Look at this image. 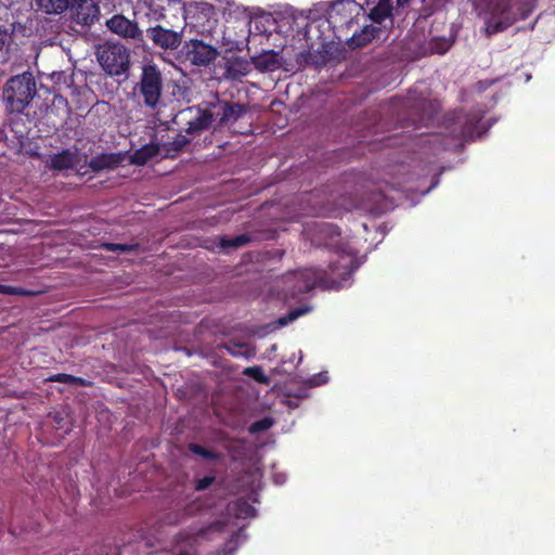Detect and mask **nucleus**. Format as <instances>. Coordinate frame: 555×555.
Returning <instances> with one entry per match:
<instances>
[{"instance_id":"10","label":"nucleus","mask_w":555,"mask_h":555,"mask_svg":"<svg viewBox=\"0 0 555 555\" xmlns=\"http://www.w3.org/2000/svg\"><path fill=\"white\" fill-rule=\"evenodd\" d=\"M147 37L153 43L164 50H176L182 42V30H175L163 25H156L147 29Z\"/></svg>"},{"instance_id":"28","label":"nucleus","mask_w":555,"mask_h":555,"mask_svg":"<svg viewBox=\"0 0 555 555\" xmlns=\"http://www.w3.org/2000/svg\"><path fill=\"white\" fill-rule=\"evenodd\" d=\"M188 449L193 454L199 455L208 461H219L222 459V454L212 450H208L198 443H189Z\"/></svg>"},{"instance_id":"1","label":"nucleus","mask_w":555,"mask_h":555,"mask_svg":"<svg viewBox=\"0 0 555 555\" xmlns=\"http://www.w3.org/2000/svg\"><path fill=\"white\" fill-rule=\"evenodd\" d=\"M520 0H476L475 9L485 21V33L493 36L511 27L518 20Z\"/></svg>"},{"instance_id":"40","label":"nucleus","mask_w":555,"mask_h":555,"mask_svg":"<svg viewBox=\"0 0 555 555\" xmlns=\"http://www.w3.org/2000/svg\"><path fill=\"white\" fill-rule=\"evenodd\" d=\"M242 505H243L244 509L242 507H240V512L245 513L246 515L249 511L253 509V507L249 504H247L246 502L242 503Z\"/></svg>"},{"instance_id":"32","label":"nucleus","mask_w":555,"mask_h":555,"mask_svg":"<svg viewBox=\"0 0 555 555\" xmlns=\"http://www.w3.org/2000/svg\"><path fill=\"white\" fill-rule=\"evenodd\" d=\"M139 247L138 244H117V243H105L104 248L108 251H121V253H130L137 250Z\"/></svg>"},{"instance_id":"25","label":"nucleus","mask_w":555,"mask_h":555,"mask_svg":"<svg viewBox=\"0 0 555 555\" xmlns=\"http://www.w3.org/2000/svg\"><path fill=\"white\" fill-rule=\"evenodd\" d=\"M46 380L51 382V383H64V384H68L72 386H79V387H89L92 384L91 382H89L82 377L74 376V375L66 374V373H57V374L50 375L49 377L46 378Z\"/></svg>"},{"instance_id":"9","label":"nucleus","mask_w":555,"mask_h":555,"mask_svg":"<svg viewBox=\"0 0 555 555\" xmlns=\"http://www.w3.org/2000/svg\"><path fill=\"white\" fill-rule=\"evenodd\" d=\"M318 280L319 276L317 274V271L313 269L306 268L288 274L285 278V283L294 284L292 286H288V292L291 293L292 296H297L312 291L315 287Z\"/></svg>"},{"instance_id":"3","label":"nucleus","mask_w":555,"mask_h":555,"mask_svg":"<svg viewBox=\"0 0 555 555\" xmlns=\"http://www.w3.org/2000/svg\"><path fill=\"white\" fill-rule=\"evenodd\" d=\"M214 121H216V115L212 101L186 107L176 116V122L185 126V132L191 135L208 130Z\"/></svg>"},{"instance_id":"30","label":"nucleus","mask_w":555,"mask_h":555,"mask_svg":"<svg viewBox=\"0 0 555 555\" xmlns=\"http://www.w3.org/2000/svg\"><path fill=\"white\" fill-rule=\"evenodd\" d=\"M250 242V237L246 234H241V235H237L233 238H225L223 237L221 240V246L223 248H228V247H231V248H238V247H242L244 245H246L247 243Z\"/></svg>"},{"instance_id":"41","label":"nucleus","mask_w":555,"mask_h":555,"mask_svg":"<svg viewBox=\"0 0 555 555\" xmlns=\"http://www.w3.org/2000/svg\"><path fill=\"white\" fill-rule=\"evenodd\" d=\"M410 2V0H397L398 5H405Z\"/></svg>"},{"instance_id":"29","label":"nucleus","mask_w":555,"mask_h":555,"mask_svg":"<svg viewBox=\"0 0 555 555\" xmlns=\"http://www.w3.org/2000/svg\"><path fill=\"white\" fill-rule=\"evenodd\" d=\"M243 374L256 380L259 384L268 386L271 382L270 377L264 374L263 370L259 365L248 366L244 369Z\"/></svg>"},{"instance_id":"38","label":"nucleus","mask_w":555,"mask_h":555,"mask_svg":"<svg viewBox=\"0 0 555 555\" xmlns=\"http://www.w3.org/2000/svg\"><path fill=\"white\" fill-rule=\"evenodd\" d=\"M17 2H18V0H0V4L3 5L4 8H11L12 5H14Z\"/></svg>"},{"instance_id":"18","label":"nucleus","mask_w":555,"mask_h":555,"mask_svg":"<svg viewBox=\"0 0 555 555\" xmlns=\"http://www.w3.org/2000/svg\"><path fill=\"white\" fill-rule=\"evenodd\" d=\"M160 153V146L156 143H147L135 150L130 156V163L135 166H144Z\"/></svg>"},{"instance_id":"23","label":"nucleus","mask_w":555,"mask_h":555,"mask_svg":"<svg viewBox=\"0 0 555 555\" xmlns=\"http://www.w3.org/2000/svg\"><path fill=\"white\" fill-rule=\"evenodd\" d=\"M73 0H36L40 10L47 14H61L66 11Z\"/></svg>"},{"instance_id":"22","label":"nucleus","mask_w":555,"mask_h":555,"mask_svg":"<svg viewBox=\"0 0 555 555\" xmlns=\"http://www.w3.org/2000/svg\"><path fill=\"white\" fill-rule=\"evenodd\" d=\"M428 104L429 103L425 100L415 103V109L417 112L412 113L408 119V121L414 126V128H418L421 125L433 118V112L426 109Z\"/></svg>"},{"instance_id":"12","label":"nucleus","mask_w":555,"mask_h":555,"mask_svg":"<svg viewBox=\"0 0 555 555\" xmlns=\"http://www.w3.org/2000/svg\"><path fill=\"white\" fill-rule=\"evenodd\" d=\"M106 25L111 31L125 38L133 39L141 34L137 23L128 20L127 17L120 14H116L113 17H111L106 22Z\"/></svg>"},{"instance_id":"8","label":"nucleus","mask_w":555,"mask_h":555,"mask_svg":"<svg viewBox=\"0 0 555 555\" xmlns=\"http://www.w3.org/2000/svg\"><path fill=\"white\" fill-rule=\"evenodd\" d=\"M185 60L196 66H207L218 56V51L203 40L191 39L182 48Z\"/></svg>"},{"instance_id":"14","label":"nucleus","mask_w":555,"mask_h":555,"mask_svg":"<svg viewBox=\"0 0 555 555\" xmlns=\"http://www.w3.org/2000/svg\"><path fill=\"white\" fill-rule=\"evenodd\" d=\"M385 30L379 26L366 25L359 33L352 35L348 41L351 49L363 48L374 39H379Z\"/></svg>"},{"instance_id":"35","label":"nucleus","mask_w":555,"mask_h":555,"mask_svg":"<svg viewBox=\"0 0 555 555\" xmlns=\"http://www.w3.org/2000/svg\"><path fill=\"white\" fill-rule=\"evenodd\" d=\"M299 65H318V55H314L311 51L300 52L297 56Z\"/></svg>"},{"instance_id":"2","label":"nucleus","mask_w":555,"mask_h":555,"mask_svg":"<svg viewBox=\"0 0 555 555\" xmlns=\"http://www.w3.org/2000/svg\"><path fill=\"white\" fill-rule=\"evenodd\" d=\"M37 92L31 73L25 72L11 77L3 89V100L10 113H21L30 103Z\"/></svg>"},{"instance_id":"20","label":"nucleus","mask_w":555,"mask_h":555,"mask_svg":"<svg viewBox=\"0 0 555 555\" xmlns=\"http://www.w3.org/2000/svg\"><path fill=\"white\" fill-rule=\"evenodd\" d=\"M190 144V140L183 134H177L172 141L165 142L160 151L166 158H175Z\"/></svg>"},{"instance_id":"13","label":"nucleus","mask_w":555,"mask_h":555,"mask_svg":"<svg viewBox=\"0 0 555 555\" xmlns=\"http://www.w3.org/2000/svg\"><path fill=\"white\" fill-rule=\"evenodd\" d=\"M224 76L229 79H238L250 72V63L238 55L224 56Z\"/></svg>"},{"instance_id":"17","label":"nucleus","mask_w":555,"mask_h":555,"mask_svg":"<svg viewBox=\"0 0 555 555\" xmlns=\"http://www.w3.org/2000/svg\"><path fill=\"white\" fill-rule=\"evenodd\" d=\"M181 0H150L149 2V15L156 21L165 20L168 10H176L181 8Z\"/></svg>"},{"instance_id":"6","label":"nucleus","mask_w":555,"mask_h":555,"mask_svg":"<svg viewBox=\"0 0 555 555\" xmlns=\"http://www.w3.org/2000/svg\"><path fill=\"white\" fill-rule=\"evenodd\" d=\"M483 115L480 111H457L452 114L449 119L451 121L449 129L450 134L462 141H472L481 135L479 124Z\"/></svg>"},{"instance_id":"21","label":"nucleus","mask_w":555,"mask_h":555,"mask_svg":"<svg viewBox=\"0 0 555 555\" xmlns=\"http://www.w3.org/2000/svg\"><path fill=\"white\" fill-rule=\"evenodd\" d=\"M392 8L391 0H379L377 4L371 9L369 16L374 23L382 24L386 18L391 16Z\"/></svg>"},{"instance_id":"24","label":"nucleus","mask_w":555,"mask_h":555,"mask_svg":"<svg viewBox=\"0 0 555 555\" xmlns=\"http://www.w3.org/2000/svg\"><path fill=\"white\" fill-rule=\"evenodd\" d=\"M46 380L51 382V383H64V384H68L72 386H79V387H89L92 384L91 382H89L82 377L74 376V375L66 374V373H57V374L50 375L49 377L46 378Z\"/></svg>"},{"instance_id":"33","label":"nucleus","mask_w":555,"mask_h":555,"mask_svg":"<svg viewBox=\"0 0 555 555\" xmlns=\"http://www.w3.org/2000/svg\"><path fill=\"white\" fill-rule=\"evenodd\" d=\"M0 294L28 296V295H31L33 293L29 291H26L25 288H23L21 286L0 284Z\"/></svg>"},{"instance_id":"37","label":"nucleus","mask_w":555,"mask_h":555,"mask_svg":"<svg viewBox=\"0 0 555 555\" xmlns=\"http://www.w3.org/2000/svg\"><path fill=\"white\" fill-rule=\"evenodd\" d=\"M318 228H319V231L322 233L339 235V233L337 232V227H334L331 223L322 222V223L318 224Z\"/></svg>"},{"instance_id":"42","label":"nucleus","mask_w":555,"mask_h":555,"mask_svg":"<svg viewBox=\"0 0 555 555\" xmlns=\"http://www.w3.org/2000/svg\"><path fill=\"white\" fill-rule=\"evenodd\" d=\"M180 555H189L188 552H181Z\"/></svg>"},{"instance_id":"27","label":"nucleus","mask_w":555,"mask_h":555,"mask_svg":"<svg viewBox=\"0 0 555 555\" xmlns=\"http://www.w3.org/2000/svg\"><path fill=\"white\" fill-rule=\"evenodd\" d=\"M13 42L12 33L4 26H0V63L10 59V47Z\"/></svg>"},{"instance_id":"34","label":"nucleus","mask_w":555,"mask_h":555,"mask_svg":"<svg viewBox=\"0 0 555 555\" xmlns=\"http://www.w3.org/2000/svg\"><path fill=\"white\" fill-rule=\"evenodd\" d=\"M307 311H309V308H295L291 310L286 315L280 318L279 324L286 325L288 322L296 320L300 315L305 314Z\"/></svg>"},{"instance_id":"19","label":"nucleus","mask_w":555,"mask_h":555,"mask_svg":"<svg viewBox=\"0 0 555 555\" xmlns=\"http://www.w3.org/2000/svg\"><path fill=\"white\" fill-rule=\"evenodd\" d=\"M279 53L269 50L260 53L259 55L253 56L251 62L257 69L260 72L274 70L279 66Z\"/></svg>"},{"instance_id":"7","label":"nucleus","mask_w":555,"mask_h":555,"mask_svg":"<svg viewBox=\"0 0 555 555\" xmlns=\"http://www.w3.org/2000/svg\"><path fill=\"white\" fill-rule=\"evenodd\" d=\"M139 90L143 96L145 106L155 109L159 103L163 91V77L155 65H145L143 67Z\"/></svg>"},{"instance_id":"36","label":"nucleus","mask_w":555,"mask_h":555,"mask_svg":"<svg viewBox=\"0 0 555 555\" xmlns=\"http://www.w3.org/2000/svg\"><path fill=\"white\" fill-rule=\"evenodd\" d=\"M215 481L216 477L214 475L204 476L203 478L195 480L194 489L195 491H204L208 489Z\"/></svg>"},{"instance_id":"4","label":"nucleus","mask_w":555,"mask_h":555,"mask_svg":"<svg viewBox=\"0 0 555 555\" xmlns=\"http://www.w3.org/2000/svg\"><path fill=\"white\" fill-rule=\"evenodd\" d=\"M96 55L102 68L111 76H120L129 69V50L119 42L106 41L100 46Z\"/></svg>"},{"instance_id":"31","label":"nucleus","mask_w":555,"mask_h":555,"mask_svg":"<svg viewBox=\"0 0 555 555\" xmlns=\"http://www.w3.org/2000/svg\"><path fill=\"white\" fill-rule=\"evenodd\" d=\"M273 426V420L271 417H263L259 421L254 422L248 430L250 434L263 433Z\"/></svg>"},{"instance_id":"16","label":"nucleus","mask_w":555,"mask_h":555,"mask_svg":"<svg viewBox=\"0 0 555 555\" xmlns=\"http://www.w3.org/2000/svg\"><path fill=\"white\" fill-rule=\"evenodd\" d=\"M77 160V155L69 149H65L59 153L50 156L49 168L52 170H67L74 168Z\"/></svg>"},{"instance_id":"26","label":"nucleus","mask_w":555,"mask_h":555,"mask_svg":"<svg viewBox=\"0 0 555 555\" xmlns=\"http://www.w3.org/2000/svg\"><path fill=\"white\" fill-rule=\"evenodd\" d=\"M223 348L233 357H243L249 359L255 356V350L245 343L229 341Z\"/></svg>"},{"instance_id":"39","label":"nucleus","mask_w":555,"mask_h":555,"mask_svg":"<svg viewBox=\"0 0 555 555\" xmlns=\"http://www.w3.org/2000/svg\"><path fill=\"white\" fill-rule=\"evenodd\" d=\"M51 417L53 418V422L57 425V427H61V422L63 420L61 413L56 412L53 415H51Z\"/></svg>"},{"instance_id":"11","label":"nucleus","mask_w":555,"mask_h":555,"mask_svg":"<svg viewBox=\"0 0 555 555\" xmlns=\"http://www.w3.org/2000/svg\"><path fill=\"white\" fill-rule=\"evenodd\" d=\"M76 23L90 26L99 18V7L93 0H73L69 7Z\"/></svg>"},{"instance_id":"5","label":"nucleus","mask_w":555,"mask_h":555,"mask_svg":"<svg viewBox=\"0 0 555 555\" xmlns=\"http://www.w3.org/2000/svg\"><path fill=\"white\" fill-rule=\"evenodd\" d=\"M215 115H216V126L215 130L221 129L223 127H228L234 133L240 134H249L251 133L250 124L247 125V128L244 130L236 129L235 122L242 119L246 113L247 107L244 104L229 102L225 100H220L217 95L212 100Z\"/></svg>"},{"instance_id":"15","label":"nucleus","mask_w":555,"mask_h":555,"mask_svg":"<svg viewBox=\"0 0 555 555\" xmlns=\"http://www.w3.org/2000/svg\"><path fill=\"white\" fill-rule=\"evenodd\" d=\"M122 160L124 156L119 153H102L92 157L88 166L93 172H100L104 169H116Z\"/></svg>"}]
</instances>
